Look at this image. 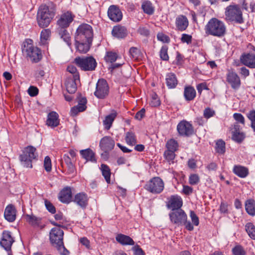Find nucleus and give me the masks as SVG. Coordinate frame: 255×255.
I'll return each instance as SVG.
<instances>
[{"label":"nucleus","mask_w":255,"mask_h":255,"mask_svg":"<svg viewBox=\"0 0 255 255\" xmlns=\"http://www.w3.org/2000/svg\"><path fill=\"white\" fill-rule=\"evenodd\" d=\"M171 222L177 226L184 225L188 231L194 229L193 225L187 221V216L182 209L173 210L169 214Z\"/></svg>","instance_id":"obj_4"},{"label":"nucleus","mask_w":255,"mask_h":255,"mask_svg":"<svg viewBox=\"0 0 255 255\" xmlns=\"http://www.w3.org/2000/svg\"><path fill=\"white\" fill-rule=\"evenodd\" d=\"M74 15L71 12L67 11L62 14L57 20V23L61 29L68 27L73 21Z\"/></svg>","instance_id":"obj_16"},{"label":"nucleus","mask_w":255,"mask_h":255,"mask_svg":"<svg viewBox=\"0 0 255 255\" xmlns=\"http://www.w3.org/2000/svg\"><path fill=\"white\" fill-rule=\"evenodd\" d=\"M245 209L250 215L255 216V200L253 199L247 200L245 202Z\"/></svg>","instance_id":"obj_35"},{"label":"nucleus","mask_w":255,"mask_h":255,"mask_svg":"<svg viewBox=\"0 0 255 255\" xmlns=\"http://www.w3.org/2000/svg\"><path fill=\"white\" fill-rule=\"evenodd\" d=\"M93 32L92 27L88 24L80 25L77 28L75 40L76 42H92Z\"/></svg>","instance_id":"obj_6"},{"label":"nucleus","mask_w":255,"mask_h":255,"mask_svg":"<svg viewBox=\"0 0 255 255\" xmlns=\"http://www.w3.org/2000/svg\"><path fill=\"white\" fill-rule=\"evenodd\" d=\"M109 18L114 22H119L123 17V14L119 7L115 5L110 6L108 10Z\"/></svg>","instance_id":"obj_19"},{"label":"nucleus","mask_w":255,"mask_h":255,"mask_svg":"<svg viewBox=\"0 0 255 255\" xmlns=\"http://www.w3.org/2000/svg\"><path fill=\"white\" fill-rule=\"evenodd\" d=\"M241 62L250 68H255V54L247 53L242 55L240 58Z\"/></svg>","instance_id":"obj_23"},{"label":"nucleus","mask_w":255,"mask_h":255,"mask_svg":"<svg viewBox=\"0 0 255 255\" xmlns=\"http://www.w3.org/2000/svg\"><path fill=\"white\" fill-rule=\"evenodd\" d=\"M166 83L170 89L175 88L178 84L176 75L173 73H168L166 76Z\"/></svg>","instance_id":"obj_32"},{"label":"nucleus","mask_w":255,"mask_h":255,"mask_svg":"<svg viewBox=\"0 0 255 255\" xmlns=\"http://www.w3.org/2000/svg\"><path fill=\"white\" fill-rule=\"evenodd\" d=\"M196 92L194 88L190 86L185 87L184 96L186 101H192L196 97Z\"/></svg>","instance_id":"obj_36"},{"label":"nucleus","mask_w":255,"mask_h":255,"mask_svg":"<svg viewBox=\"0 0 255 255\" xmlns=\"http://www.w3.org/2000/svg\"><path fill=\"white\" fill-rule=\"evenodd\" d=\"M4 216L5 219L9 222H13L16 218V210L11 205H8L5 209Z\"/></svg>","instance_id":"obj_26"},{"label":"nucleus","mask_w":255,"mask_h":255,"mask_svg":"<svg viewBox=\"0 0 255 255\" xmlns=\"http://www.w3.org/2000/svg\"><path fill=\"white\" fill-rule=\"evenodd\" d=\"M205 30L208 35L221 37L226 34V26L221 20L216 18H212L206 25Z\"/></svg>","instance_id":"obj_2"},{"label":"nucleus","mask_w":255,"mask_h":255,"mask_svg":"<svg viewBox=\"0 0 255 255\" xmlns=\"http://www.w3.org/2000/svg\"><path fill=\"white\" fill-rule=\"evenodd\" d=\"M38 156L36 149L31 145L24 148L22 153L19 156L21 164L26 168H32V161Z\"/></svg>","instance_id":"obj_5"},{"label":"nucleus","mask_w":255,"mask_h":255,"mask_svg":"<svg viewBox=\"0 0 255 255\" xmlns=\"http://www.w3.org/2000/svg\"><path fill=\"white\" fill-rule=\"evenodd\" d=\"M63 161H64L67 165L68 171L69 173H73L75 171V166L71 161V158L69 156L65 154L63 157Z\"/></svg>","instance_id":"obj_43"},{"label":"nucleus","mask_w":255,"mask_h":255,"mask_svg":"<svg viewBox=\"0 0 255 255\" xmlns=\"http://www.w3.org/2000/svg\"><path fill=\"white\" fill-rule=\"evenodd\" d=\"M168 47L166 45L163 46L160 51V57L163 60L167 61L169 59L167 53Z\"/></svg>","instance_id":"obj_51"},{"label":"nucleus","mask_w":255,"mask_h":255,"mask_svg":"<svg viewBox=\"0 0 255 255\" xmlns=\"http://www.w3.org/2000/svg\"><path fill=\"white\" fill-rule=\"evenodd\" d=\"M72 202L81 208L85 209L89 202L88 195L83 192L77 193L73 198Z\"/></svg>","instance_id":"obj_18"},{"label":"nucleus","mask_w":255,"mask_h":255,"mask_svg":"<svg viewBox=\"0 0 255 255\" xmlns=\"http://www.w3.org/2000/svg\"><path fill=\"white\" fill-rule=\"evenodd\" d=\"M232 253L234 255H246V252L244 248L241 245H237L232 249Z\"/></svg>","instance_id":"obj_50"},{"label":"nucleus","mask_w":255,"mask_h":255,"mask_svg":"<svg viewBox=\"0 0 255 255\" xmlns=\"http://www.w3.org/2000/svg\"><path fill=\"white\" fill-rule=\"evenodd\" d=\"M183 204L182 198L178 195H172L170 197L167 204L168 208L173 210L181 209Z\"/></svg>","instance_id":"obj_22"},{"label":"nucleus","mask_w":255,"mask_h":255,"mask_svg":"<svg viewBox=\"0 0 255 255\" xmlns=\"http://www.w3.org/2000/svg\"><path fill=\"white\" fill-rule=\"evenodd\" d=\"M245 230L252 239L255 240V226L252 223L246 224Z\"/></svg>","instance_id":"obj_41"},{"label":"nucleus","mask_w":255,"mask_h":255,"mask_svg":"<svg viewBox=\"0 0 255 255\" xmlns=\"http://www.w3.org/2000/svg\"><path fill=\"white\" fill-rule=\"evenodd\" d=\"M80 154L83 158L85 159L86 161H90L92 162H96L95 156V153L90 148H87L84 150H81L80 151Z\"/></svg>","instance_id":"obj_34"},{"label":"nucleus","mask_w":255,"mask_h":255,"mask_svg":"<svg viewBox=\"0 0 255 255\" xmlns=\"http://www.w3.org/2000/svg\"><path fill=\"white\" fill-rule=\"evenodd\" d=\"M56 13V5L52 2L41 4L37 13V21L38 25L42 28L47 27L54 18Z\"/></svg>","instance_id":"obj_1"},{"label":"nucleus","mask_w":255,"mask_h":255,"mask_svg":"<svg viewBox=\"0 0 255 255\" xmlns=\"http://www.w3.org/2000/svg\"><path fill=\"white\" fill-rule=\"evenodd\" d=\"M166 147L167 150L176 151L178 147V143L176 140L171 138L167 141Z\"/></svg>","instance_id":"obj_44"},{"label":"nucleus","mask_w":255,"mask_h":255,"mask_svg":"<svg viewBox=\"0 0 255 255\" xmlns=\"http://www.w3.org/2000/svg\"><path fill=\"white\" fill-rule=\"evenodd\" d=\"M225 142L223 140H218L216 143V151L223 154L225 152Z\"/></svg>","instance_id":"obj_47"},{"label":"nucleus","mask_w":255,"mask_h":255,"mask_svg":"<svg viewBox=\"0 0 255 255\" xmlns=\"http://www.w3.org/2000/svg\"><path fill=\"white\" fill-rule=\"evenodd\" d=\"M157 38L158 40L163 42H169L170 40L169 37L162 33H158Z\"/></svg>","instance_id":"obj_61"},{"label":"nucleus","mask_w":255,"mask_h":255,"mask_svg":"<svg viewBox=\"0 0 255 255\" xmlns=\"http://www.w3.org/2000/svg\"><path fill=\"white\" fill-rule=\"evenodd\" d=\"M109 93V87L106 80L104 79H99L94 92L95 96L99 99H104L108 95Z\"/></svg>","instance_id":"obj_11"},{"label":"nucleus","mask_w":255,"mask_h":255,"mask_svg":"<svg viewBox=\"0 0 255 255\" xmlns=\"http://www.w3.org/2000/svg\"><path fill=\"white\" fill-rule=\"evenodd\" d=\"M233 171L235 174L242 178L246 177L249 174L248 168L240 165H235Z\"/></svg>","instance_id":"obj_28"},{"label":"nucleus","mask_w":255,"mask_h":255,"mask_svg":"<svg viewBox=\"0 0 255 255\" xmlns=\"http://www.w3.org/2000/svg\"><path fill=\"white\" fill-rule=\"evenodd\" d=\"M56 220L59 221V223H56L55 222H52L51 223L55 226L61 227L62 224L64 221V218L63 214L61 212H58L54 216Z\"/></svg>","instance_id":"obj_48"},{"label":"nucleus","mask_w":255,"mask_h":255,"mask_svg":"<svg viewBox=\"0 0 255 255\" xmlns=\"http://www.w3.org/2000/svg\"><path fill=\"white\" fill-rule=\"evenodd\" d=\"M133 250L134 255H145L142 250L138 246L134 247Z\"/></svg>","instance_id":"obj_64"},{"label":"nucleus","mask_w":255,"mask_h":255,"mask_svg":"<svg viewBox=\"0 0 255 255\" xmlns=\"http://www.w3.org/2000/svg\"><path fill=\"white\" fill-rule=\"evenodd\" d=\"M175 151L169 150L167 149L166 150L164 154L166 159L169 162L172 161L175 157Z\"/></svg>","instance_id":"obj_53"},{"label":"nucleus","mask_w":255,"mask_h":255,"mask_svg":"<svg viewBox=\"0 0 255 255\" xmlns=\"http://www.w3.org/2000/svg\"><path fill=\"white\" fill-rule=\"evenodd\" d=\"M118 58V55L116 53L107 52L105 57L106 61L108 62L113 63Z\"/></svg>","instance_id":"obj_49"},{"label":"nucleus","mask_w":255,"mask_h":255,"mask_svg":"<svg viewBox=\"0 0 255 255\" xmlns=\"http://www.w3.org/2000/svg\"><path fill=\"white\" fill-rule=\"evenodd\" d=\"M28 94L32 97L36 96L38 93V89L34 86H30L28 90Z\"/></svg>","instance_id":"obj_62"},{"label":"nucleus","mask_w":255,"mask_h":255,"mask_svg":"<svg viewBox=\"0 0 255 255\" xmlns=\"http://www.w3.org/2000/svg\"><path fill=\"white\" fill-rule=\"evenodd\" d=\"M200 181L199 176L196 174H191L189 178V182L191 185L197 184Z\"/></svg>","instance_id":"obj_57"},{"label":"nucleus","mask_w":255,"mask_h":255,"mask_svg":"<svg viewBox=\"0 0 255 255\" xmlns=\"http://www.w3.org/2000/svg\"><path fill=\"white\" fill-rule=\"evenodd\" d=\"M13 242L14 240L11 236V233L7 231H4L0 242V245L6 251H9L11 250V247Z\"/></svg>","instance_id":"obj_20"},{"label":"nucleus","mask_w":255,"mask_h":255,"mask_svg":"<svg viewBox=\"0 0 255 255\" xmlns=\"http://www.w3.org/2000/svg\"><path fill=\"white\" fill-rule=\"evenodd\" d=\"M60 37L66 44L70 47L71 45V36L69 33L65 29H61L59 32Z\"/></svg>","instance_id":"obj_40"},{"label":"nucleus","mask_w":255,"mask_h":255,"mask_svg":"<svg viewBox=\"0 0 255 255\" xmlns=\"http://www.w3.org/2000/svg\"><path fill=\"white\" fill-rule=\"evenodd\" d=\"M45 207L47 210L52 214H54L56 212V209L53 204L48 200H44Z\"/></svg>","instance_id":"obj_56"},{"label":"nucleus","mask_w":255,"mask_h":255,"mask_svg":"<svg viewBox=\"0 0 255 255\" xmlns=\"http://www.w3.org/2000/svg\"><path fill=\"white\" fill-rule=\"evenodd\" d=\"M116 239L117 241L123 245H133V240L129 236L123 234H118Z\"/></svg>","instance_id":"obj_31"},{"label":"nucleus","mask_w":255,"mask_h":255,"mask_svg":"<svg viewBox=\"0 0 255 255\" xmlns=\"http://www.w3.org/2000/svg\"><path fill=\"white\" fill-rule=\"evenodd\" d=\"M247 118L251 121V125L255 124V110L250 111L246 115Z\"/></svg>","instance_id":"obj_60"},{"label":"nucleus","mask_w":255,"mask_h":255,"mask_svg":"<svg viewBox=\"0 0 255 255\" xmlns=\"http://www.w3.org/2000/svg\"><path fill=\"white\" fill-rule=\"evenodd\" d=\"M116 116L117 113L114 112L106 117L105 119L103 121L105 129L108 130L110 128Z\"/></svg>","instance_id":"obj_38"},{"label":"nucleus","mask_w":255,"mask_h":255,"mask_svg":"<svg viewBox=\"0 0 255 255\" xmlns=\"http://www.w3.org/2000/svg\"><path fill=\"white\" fill-rule=\"evenodd\" d=\"M241 129L240 126L237 123H234L230 127L232 138L238 143H241L245 138V134L241 131Z\"/></svg>","instance_id":"obj_15"},{"label":"nucleus","mask_w":255,"mask_h":255,"mask_svg":"<svg viewBox=\"0 0 255 255\" xmlns=\"http://www.w3.org/2000/svg\"><path fill=\"white\" fill-rule=\"evenodd\" d=\"M44 167L47 172H50L51 170V161L48 156H46L44 158Z\"/></svg>","instance_id":"obj_54"},{"label":"nucleus","mask_w":255,"mask_h":255,"mask_svg":"<svg viewBox=\"0 0 255 255\" xmlns=\"http://www.w3.org/2000/svg\"><path fill=\"white\" fill-rule=\"evenodd\" d=\"M24 47L27 56L31 61L37 62L41 59V51L38 48L34 47L32 44L29 43H27Z\"/></svg>","instance_id":"obj_12"},{"label":"nucleus","mask_w":255,"mask_h":255,"mask_svg":"<svg viewBox=\"0 0 255 255\" xmlns=\"http://www.w3.org/2000/svg\"><path fill=\"white\" fill-rule=\"evenodd\" d=\"M112 34L118 38H123L127 35V29L124 26H115L112 30Z\"/></svg>","instance_id":"obj_29"},{"label":"nucleus","mask_w":255,"mask_h":255,"mask_svg":"<svg viewBox=\"0 0 255 255\" xmlns=\"http://www.w3.org/2000/svg\"><path fill=\"white\" fill-rule=\"evenodd\" d=\"M58 199L63 203L69 204L72 202V193L70 187H66L59 193Z\"/></svg>","instance_id":"obj_21"},{"label":"nucleus","mask_w":255,"mask_h":255,"mask_svg":"<svg viewBox=\"0 0 255 255\" xmlns=\"http://www.w3.org/2000/svg\"><path fill=\"white\" fill-rule=\"evenodd\" d=\"M115 144V141L111 137L106 136L103 137L100 140L99 145L101 149L104 151V152L102 153V156H103L105 154L107 157L108 152L114 148Z\"/></svg>","instance_id":"obj_14"},{"label":"nucleus","mask_w":255,"mask_h":255,"mask_svg":"<svg viewBox=\"0 0 255 255\" xmlns=\"http://www.w3.org/2000/svg\"><path fill=\"white\" fill-rule=\"evenodd\" d=\"M59 124L58 115L55 112H51L48 114L46 125L51 128L57 127Z\"/></svg>","instance_id":"obj_27"},{"label":"nucleus","mask_w":255,"mask_h":255,"mask_svg":"<svg viewBox=\"0 0 255 255\" xmlns=\"http://www.w3.org/2000/svg\"><path fill=\"white\" fill-rule=\"evenodd\" d=\"M234 119L237 122V123L239 124L240 123L243 125L245 124V120L244 116L240 113H235L233 115Z\"/></svg>","instance_id":"obj_55"},{"label":"nucleus","mask_w":255,"mask_h":255,"mask_svg":"<svg viewBox=\"0 0 255 255\" xmlns=\"http://www.w3.org/2000/svg\"><path fill=\"white\" fill-rule=\"evenodd\" d=\"M129 52L130 57L134 60H138L141 57V52L136 47H131L129 49Z\"/></svg>","instance_id":"obj_46"},{"label":"nucleus","mask_w":255,"mask_h":255,"mask_svg":"<svg viewBox=\"0 0 255 255\" xmlns=\"http://www.w3.org/2000/svg\"><path fill=\"white\" fill-rule=\"evenodd\" d=\"M226 81L234 90L238 89L241 85L239 76L233 70H228L226 74Z\"/></svg>","instance_id":"obj_13"},{"label":"nucleus","mask_w":255,"mask_h":255,"mask_svg":"<svg viewBox=\"0 0 255 255\" xmlns=\"http://www.w3.org/2000/svg\"><path fill=\"white\" fill-rule=\"evenodd\" d=\"M74 62L78 67L85 71H93L97 66L96 61L92 56L76 57Z\"/></svg>","instance_id":"obj_8"},{"label":"nucleus","mask_w":255,"mask_h":255,"mask_svg":"<svg viewBox=\"0 0 255 255\" xmlns=\"http://www.w3.org/2000/svg\"><path fill=\"white\" fill-rule=\"evenodd\" d=\"M215 115V111L210 108H207L204 110L203 116L206 119L213 117Z\"/></svg>","instance_id":"obj_52"},{"label":"nucleus","mask_w":255,"mask_h":255,"mask_svg":"<svg viewBox=\"0 0 255 255\" xmlns=\"http://www.w3.org/2000/svg\"><path fill=\"white\" fill-rule=\"evenodd\" d=\"M51 31L49 29H43L40 34V42L42 45L46 44L47 40L49 38Z\"/></svg>","instance_id":"obj_45"},{"label":"nucleus","mask_w":255,"mask_h":255,"mask_svg":"<svg viewBox=\"0 0 255 255\" xmlns=\"http://www.w3.org/2000/svg\"><path fill=\"white\" fill-rule=\"evenodd\" d=\"M80 243L84 246L87 249H90V242L89 240L86 237L81 238L79 240Z\"/></svg>","instance_id":"obj_63"},{"label":"nucleus","mask_w":255,"mask_h":255,"mask_svg":"<svg viewBox=\"0 0 255 255\" xmlns=\"http://www.w3.org/2000/svg\"><path fill=\"white\" fill-rule=\"evenodd\" d=\"M26 221L32 226L39 227L41 223V218L33 214L24 215Z\"/></svg>","instance_id":"obj_30"},{"label":"nucleus","mask_w":255,"mask_h":255,"mask_svg":"<svg viewBox=\"0 0 255 255\" xmlns=\"http://www.w3.org/2000/svg\"><path fill=\"white\" fill-rule=\"evenodd\" d=\"M190 217L191 218L193 224L196 226H198L199 224V218L194 211H190Z\"/></svg>","instance_id":"obj_59"},{"label":"nucleus","mask_w":255,"mask_h":255,"mask_svg":"<svg viewBox=\"0 0 255 255\" xmlns=\"http://www.w3.org/2000/svg\"><path fill=\"white\" fill-rule=\"evenodd\" d=\"M192 37L191 35L183 33L181 35V41L182 43H186L187 44L192 42Z\"/></svg>","instance_id":"obj_58"},{"label":"nucleus","mask_w":255,"mask_h":255,"mask_svg":"<svg viewBox=\"0 0 255 255\" xmlns=\"http://www.w3.org/2000/svg\"><path fill=\"white\" fill-rule=\"evenodd\" d=\"M141 9L148 15L153 14L155 10L152 3L149 0H144L142 2Z\"/></svg>","instance_id":"obj_37"},{"label":"nucleus","mask_w":255,"mask_h":255,"mask_svg":"<svg viewBox=\"0 0 255 255\" xmlns=\"http://www.w3.org/2000/svg\"><path fill=\"white\" fill-rule=\"evenodd\" d=\"M92 42L90 41H81L76 42L75 45L77 51L81 53H85L88 52L90 49V45Z\"/></svg>","instance_id":"obj_33"},{"label":"nucleus","mask_w":255,"mask_h":255,"mask_svg":"<svg viewBox=\"0 0 255 255\" xmlns=\"http://www.w3.org/2000/svg\"><path fill=\"white\" fill-rule=\"evenodd\" d=\"M80 79L79 75L68 77L65 82V85L67 92L70 94H73L77 91L76 82Z\"/></svg>","instance_id":"obj_17"},{"label":"nucleus","mask_w":255,"mask_h":255,"mask_svg":"<svg viewBox=\"0 0 255 255\" xmlns=\"http://www.w3.org/2000/svg\"><path fill=\"white\" fill-rule=\"evenodd\" d=\"M226 19L227 21H234L238 23L244 22L242 12L237 5H230L226 8Z\"/></svg>","instance_id":"obj_7"},{"label":"nucleus","mask_w":255,"mask_h":255,"mask_svg":"<svg viewBox=\"0 0 255 255\" xmlns=\"http://www.w3.org/2000/svg\"><path fill=\"white\" fill-rule=\"evenodd\" d=\"M164 183L158 177L151 179L145 185L144 188L153 194L160 193L164 189Z\"/></svg>","instance_id":"obj_9"},{"label":"nucleus","mask_w":255,"mask_h":255,"mask_svg":"<svg viewBox=\"0 0 255 255\" xmlns=\"http://www.w3.org/2000/svg\"><path fill=\"white\" fill-rule=\"evenodd\" d=\"M87 99L85 98H81L77 106L73 107L71 110V115L73 116H76L78 113L84 111L87 107Z\"/></svg>","instance_id":"obj_25"},{"label":"nucleus","mask_w":255,"mask_h":255,"mask_svg":"<svg viewBox=\"0 0 255 255\" xmlns=\"http://www.w3.org/2000/svg\"><path fill=\"white\" fill-rule=\"evenodd\" d=\"M178 134L182 136L189 137L194 133L192 125L185 120L180 122L177 126Z\"/></svg>","instance_id":"obj_10"},{"label":"nucleus","mask_w":255,"mask_h":255,"mask_svg":"<svg viewBox=\"0 0 255 255\" xmlns=\"http://www.w3.org/2000/svg\"><path fill=\"white\" fill-rule=\"evenodd\" d=\"M189 25V21L186 16L178 15L175 19V26L177 30L180 31L185 30Z\"/></svg>","instance_id":"obj_24"},{"label":"nucleus","mask_w":255,"mask_h":255,"mask_svg":"<svg viewBox=\"0 0 255 255\" xmlns=\"http://www.w3.org/2000/svg\"><path fill=\"white\" fill-rule=\"evenodd\" d=\"M102 175L105 177L106 181L108 183L110 182L111 170L109 166L106 164H102L101 166Z\"/></svg>","instance_id":"obj_42"},{"label":"nucleus","mask_w":255,"mask_h":255,"mask_svg":"<svg viewBox=\"0 0 255 255\" xmlns=\"http://www.w3.org/2000/svg\"><path fill=\"white\" fill-rule=\"evenodd\" d=\"M64 232L58 228H54L50 232V240L53 246L57 248L61 255H67L69 251L64 246L63 241Z\"/></svg>","instance_id":"obj_3"},{"label":"nucleus","mask_w":255,"mask_h":255,"mask_svg":"<svg viewBox=\"0 0 255 255\" xmlns=\"http://www.w3.org/2000/svg\"><path fill=\"white\" fill-rule=\"evenodd\" d=\"M125 140L126 143L130 146H134L137 142L136 137L134 132L129 131L126 133Z\"/></svg>","instance_id":"obj_39"}]
</instances>
